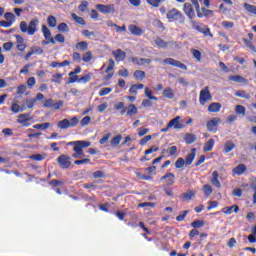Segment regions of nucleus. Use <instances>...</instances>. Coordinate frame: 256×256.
Returning <instances> with one entry per match:
<instances>
[{"label": "nucleus", "instance_id": "nucleus-18", "mask_svg": "<svg viewBox=\"0 0 256 256\" xmlns=\"http://www.w3.org/2000/svg\"><path fill=\"white\" fill-rule=\"evenodd\" d=\"M165 179H167L166 185L171 186L175 184V174L168 172L160 178V181H165Z\"/></svg>", "mask_w": 256, "mask_h": 256}, {"label": "nucleus", "instance_id": "nucleus-30", "mask_svg": "<svg viewBox=\"0 0 256 256\" xmlns=\"http://www.w3.org/2000/svg\"><path fill=\"white\" fill-rule=\"evenodd\" d=\"M144 87H145L144 84H134V85H131L130 89H129V93H131V95H137V91H140Z\"/></svg>", "mask_w": 256, "mask_h": 256}, {"label": "nucleus", "instance_id": "nucleus-35", "mask_svg": "<svg viewBox=\"0 0 256 256\" xmlns=\"http://www.w3.org/2000/svg\"><path fill=\"white\" fill-rule=\"evenodd\" d=\"M126 115L128 117H131L133 115H137V106H135V104H129L128 109L126 111Z\"/></svg>", "mask_w": 256, "mask_h": 256}, {"label": "nucleus", "instance_id": "nucleus-51", "mask_svg": "<svg viewBox=\"0 0 256 256\" xmlns=\"http://www.w3.org/2000/svg\"><path fill=\"white\" fill-rule=\"evenodd\" d=\"M193 197H195V191L193 190H190L183 194V199H185V201H191Z\"/></svg>", "mask_w": 256, "mask_h": 256}, {"label": "nucleus", "instance_id": "nucleus-19", "mask_svg": "<svg viewBox=\"0 0 256 256\" xmlns=\"http://www.w3.org/2000/svg\"><path fill=\"white\" fill-rule=\"evenodd\" d=\"M197 155V149L192 148L191 153L186 156V159L184 160V163L186 166H189L195 161V157Z\"/></svg>", "mask_w": 256, "mask_h": 256}, {"label": "nucleus", "instance_id": "nucleus-31", "mask_svg": "<svg viewBox=\"0 0 256 256\" xmlns=\"http://www.w3.org/2000/svg\"><path fill=\"white\" fill-rule=\"evenodd\" d=\"M184 141L187 145H191L197 141V136L195 134L188 133L185 135Z\"/></svg>", "mask_w": 256, "mask_h": 256}, {"label": "nucleus", "instance_id": "nucleus-9", "mask_svg": "<svg viewBox=\"0 0 256 256\" xmlns=\"http://www.w3.org/2000/svg\"><path fill=\"white\" fill-rule=\"evenodd\" d=\"M57 163L61 169H69L71 167V157L62 154L57 158Z\"/></svg>", "mask_w": 256, "mask_h": 256}, {"label": "nucleus", "instance_id": "nucleus-58", "mask_svg": "<svg viewBox=\"0 0 256 256\" xmlns=\"http://www.w3.org/2000/svg\"><path fill=\"white\" fill-rule=\"evenodd\" d=\"M111 91H113V88H102L99 91V96L100 97H105V95H109V93H111Z\"/></svg>", "mask_w": 256, "mask_h": 256}, {"label": "nucleus", "instance_id": "nucleus-6", "mask_svg": "<svg viewBox=\"0 0 256 256\" xmlns=\"http://www.w3.org/2000/svg\"><path fill=\"white\" fill-rule=\"evenodd\" d=\"M191 25L195 31H198L199 33H203L205 37H213V33H211V29L209 27L205 26L203 27V24H199L196 21H191Z\"/></svg>", "mask_w": 256, "mask_h": 256}, {"label": "nucleus", "instance_id": "nucleus-21", "mask_svg": "<svg viewBox=\"0 0 256 256\" xmlns=\"http://www.w3.org/2000/svg\"><path fill=\"white\" fill-rule=\"evenodd\" d=\"M15 37L18 43L16 46V49H18V51H25V49H27V44H25V39H23L21 35H16Z\"/></svg>", "mask_w": 256, "mask_h": 256}, {"label": "nucleus", "instance_id": "nucleus-14", "mask_svg": "<svg viewBox=\"0 0 256 256\" xmlns=\"http://www.w3.org/2000/svg\"><path fill=\"white\" fill-rule=\"evenodd\" d=\"M112 55L115 57L118 63H121V61H125V59H127V53L122 49L114 50Z\"/></svg>", "mask_w": 256, "mask_h": 256}, {"label": "nucleus", "instance_id": "nucleus-17", "mask_svg": "<svg viewBox=\"0 0 256 256\" xmlns=\"http://www.w3.org/2000/svg\"><path fill=\"white\" fill-rule=\"evenodd\" d=\"M128 31L131 33V35H135L136 37H141L143 34V29L135 24H130L128 26Z\"/></svg>", "mask_w": 256, "mask_h": 256}, {"label": "nucleus", "instance_id": "nucleus-48", "mask_svg": "<svg viewBox=\"0 0 256 256\" xmlns=\"http://www.w3.org/2000/svg\"><path fill=\"white\" fill-rule=\"evenodd\" d=\"M167 0H146V3H148V5H150L151 7H159V5H161V3L165 2Z\"/></svg>", "mask_w": 256, "mask_h": 256}, {"label": "nucleus", "instance_id": "nucleus-56", "mask_svg": "<svg viewBox=\"0 0 256 256\" xmlns=\"http://www.w3.org/2000/svg\"><path fill=\"white\" fill-rule=\"evenodd\" d=\"M90 123H91V116H85L80 121L81 127H86V125H89Z\"/></svg>", "mask_w": 256, "mask_h": 256}, {"label": "nucleus", "instance_id": "nucleus-33", "mask_svg": "<svg viewBox=\"0 0 256 256\" xmlns=\"http://www.w3.org/2000/svg\"><path fill=\"white\" fill-rule=\"evenodd\" d=\"M234 149H235V143H233V140H228L224 144V153H231V151Z\"/></svg>", "mask_w": 256, "mask_h": 256}, {"label": "nucleus", "instance_id": "nucleus-22", "mask_svg": "<svg viewBox=\"0 0 256 256\" xmlns=\"http://www.w3.org/2000/svg\"><path fill=\"white\" fill-rule=\"evenodd\" d=\"M229 81H234V83H244V85H247V83H249V81L240 75H232L228 77Z\"/></svg>", "mask_w": 256, "mask_h": 256}, {"label": "nucleus", "instance_id": "nucleus-45", "mask_svg": "<svg viewBox=\"0 0 256 256\" xmlns=\"http://www.w3.org/2000/svg\"><path fill=\"white\" fill-rule=\"evenodd\" d=\"M58 31H60V33H69V25L65 22L60 23L58 25Z\"/></svg>", "mask_w": 256, "mask_h": 256}, {"label": "nucleus", "instance_id": "nucleus-13", "mask_svg": "<svg viewBox=\"0 0 256 256\" xmlns=\"http://www.w3.org/2000/svg\"><path fill=\"white\" fill-rule=\"evenodd\" d=\"M168 127H173L174 129H183L185 125L181 123V116H176L174 119L169 121Z\"/></svg>", "mask_w": 256, "mask_h": 256}, {"label": "nucleus", "instance_id": "nucleus-1", "mask_svg": "<svg viewBox=\"0 0 256 256\" xmlns=\"http://www.w3.org/2000/svg\"><path fill=\"white\" fill-rule=\"evenodd\" d=\"M39 25V19H32L29 24L26 21L20 22L21 33H27V35L33 36L37 33V27Z\"/></svg>", "mask_w": 256, "mask_h": 256}, {"label": "nucleus", "instance_id": "nucleus-53", "mask_svg": "<svg viewBox=\"0 0 256 256\" xmlns=\"http://www.w3.org/2000/svg\"><path fill=\"white\" fill-rule=\"evenodd\" d=\"M187 215H189V210H184V211L182 212V214H179V215L176 217V221H178V222L185 221V218L187 217Z\"/></svg>", "mask_w": 256, "mask_h": 256}, {"label": "nucleus", "instance_id": "nucleus-49", "mask_svg": "<svg viewBox=\"0 0 256 256\" xmlns=\"http://www.w3.org/2000/svg\"><path fill=\"white\" fill-rule=\"evenodd\" d=\"M46 157V154H33L29 158L32 159V161H43Z\"/></svg>", "mask_w": 256, "mask_h": 256}, {"label": "nucleus", "instance_id": "nucleus-34", "mask_svg": "<svg viewBox=\"0 0 256 256\" xmlns=\"http://www.w3.org/2000/svg\"><path fill=\"white\" fill-rule=\"evenodd\" d=\"M75 48L78 51H87V49H89V43H87L86 41H81L76 43Z\"/></svg>", "mask_w": 256, "mask_h": 256}, {"label": "nucleus", "instance_id": "nucleus-7", "mask_svg": "<svg viewBox=\"0 0 256 256\" xmlns=\"http://www.w3.org/2000/svg\"><path fill=\"white\" fill-rule=\"evenodd\" d=\"M96 9L103 15H111L115 13V4H97Z\"/></svg>", "mask_w": 256, "mask_h": 256}, {"label": "nucleus", "instance_id": "nucleus-47", "mask_svg": "<svg viewBox=\"0 0 256 256\" xmlns=\"http://www.w3.org/2000/svg\"><path fill=\"white\" fill-rule=\"evenodd\" d=\"M203 192L206 195V197H211L213 193V187H211V185L209 184H206L203 186Z\"/></svg>", "mask_w": 256, "mask_h": 256}, {"label": "nucleus", "instance_id": "nucleus-46", "mask_svg": "<svg viewBox=\"0 0 256 256\" xmlns=\"http://www.w3.org/2000/svg\"><path fill=\"white\" fill-rule=\"evenodd\" d=\"M93 76V74H91V73H88V74H86V75H84V76H82V77H80L79 79H78V83H89L90 81H91V77Z\"/></svg>", "mask_w": 256, "mask_h": 256}, {"label": "nucleus", "instance_id": "nucleus-38", "mask_svg": "<svg viewBox=\"0 0 256 256\" xmlns=\"http://www.w3.org/2000/svg\"><path fill=\"white\" fill-rule=\"evenodd\" d=\"M123 139V135L118 134L117 136L113 137L110 141V145L112 147H117L119 143H121V140Z\"/></svg>", "mask_w": 256, "mask_h": 256}, {"label": "nucleus", "instance_id": "nucleus-10", "mask_svg": "<svg viewBox=\"0 0 256 256\" xmlns=\"http://www.w3.org/2000/svg\"><path fill=\"white\" fill-rule=\"evenodd\" d=\"M221 123V118H212L206 123V127L210 133H217V127Z\"/></svg>", "mask_w": 256, "mask_h": 256}, {"label": "nucleus", "instance_id": "nucleus-39", "mask_svg": "<svg viewBox=\"0 0 256 256\" xmlns=\"http://www.w3.org/2000/svg\"><path fill=\"white\" fill-rule=\"evenodd\" d=\"M47 24H48V27H51L52 29L57 27V18H55V16L53 15L48 16Z\"/></svg>", "mask_w": 256, "mask_h": 256}, {"label": "nucleus", "instance_id": "nucleus-4", "mask_svg": "<svg viewBox=\"0 0 256 256\" xmlns=\"http://www.w3.org/2000/svg\"><path fill=\"white\" fill-rule=\"evenodd\" d=\"M57 125L59 129H69V127H77V125H79V118H77V116H74L70 121L69 119L65 118L59 121Z\"/></svg>", "mask_w": 256, "mask_h": 256}, {"label": "nucleus", "instance_id": "nucleus-32", "mask_svg": "<svg viewBox=\"0 0 256 256\" xmlns=\"http://www.w3.org/2000/svg\"><path fill=\"white\" fill-rule=\"evenodd\" d=\"M133 77L137 81H143V79H145V77H146V73H145V71H142V70H136L133 73Z\"/></svg>", "mask_w": 256, "mask_h": 256}, {"label": "nucleus", "instance_id": "nucleus-50", "mask_svg": "<svg viewBox=\"0 0 256 256\" xmlns=\"http://www.w3.org/2000/svg\"><path fill=\"white\" fill-rule=\"evenodd\" d=\"M87 9H89V2L84 0L78 6V10L81 11V13H85V11H87Z\"/></svg>", "mask_w": 256, "mask_h": 256}, {"label": "nucleus", "instance_id": "nucleus-11", "mask_svg": "<svg viewBox=\"0 0 256 256\" xmlns=\"http://www.w3.org/2000/svg\"><path fill=\"white\" fill-rule=\"evenodd\" d=\"M42 33L46 39L45 45H49V43L55 45V38L51 37V30L47 28V25H42Z\"/></svg>", "mask_w": 256, "mask_h": 256}, {"label": "nucleus", "instance_id": "nucleus-8", "mask_svg": "<svg viewBox=\"0 0 256 256\" xmlns=\"http://www.w3.org/2000/svg\"><path fill=\"white\" fill-rule=\"evenodd\" d=\"M163 63L164 65H171L172 67H178V69H183V71H187V65L179 60H175L173 58H166L163 60Z\"/></svg>", "mask_w": 256, "mask_h": 256}, {"label": "nucleus", "instance_id": "nucleus-43", "mask_svg": "<svg viewBox=\"0 0 256 256\" xmlns=\"http://www.w3.org/2000/svg\"><path fill=\"white\" fill-rule=\"evenodd\" d=\"M71 17H72V19L75 20V22H76L78 25H86L85 19H83V17L77 16V14H75V13H72V14H71Z\"/></svg>", "mask_w": 256, "mask_h": 256}, {"label": "nucleus", "instance_id": "nucleus-26", "mask_svg": "<svg viewBox=\"0 0 256 256\" xmlns=\"http://www.w3.org/2000/svg\"><path fill=\"white\" fill-rule=\"evenodd\" d=\"M209 113H219L221 111V103L213 102L208 106Z\"/></svg>", "mask_w": 256, "mask_h": 256}, {"label": "nucleus", "instance_id": "nucleus-55", "mask_svg": "<svg viewBox=\"0 0 256 256\" xmlns=\"http://www.w3.org/2000/svg\"><path fill=\"white\" fill-rule=\"evenodd\" d=\"M61 79H63V74H54L52 76V83H58V84H61Z\"/></svg>", "mask_w": 256, "mask_h": 256}, {"label": "nucleus", "instance_id": "nucleus-28", "mask_svg": "<svg viewBox=\"0 0 256 256\" xmlns=\"http://www.w3.org/2000/svg\"><path fill=\"white\" fill-rule=\"evenodd\" d=\"M213 147H215V139L210 138L204 145L203 151L208 153L209 151H213Z\"/></svg>", "mask_w": 256, "mask_h": 256}, {"label": "nucleus", "instance_id": "nucleus-59", "mask_svg": "<svg viewBox=\"0 0 256 256\" xmlns=\"http://www.w3.org/2000/svg\"><path fill=\"white\" fill-rule=\"evenodd\" d=\"M87 163H91V159L89 158H84L81 160H75L74 165H87Z\"/></svg>", "mask_w": 256, "mask_h": 256}, {"label": "nucleus", "instance_id": "nucleus-20", "mask_svg": "<svg viewBox=\"0 0 256 256\" xmlns=\"http://www.w3.org/2000/svg\"><path fill=\"white\" fill-rule=\"evenodd\" d=\"M197 13V17H199V19H203V17H209V15H213V11L209 10L207 8H198V10H196Z\"/></svg>", "mask_w": 256, "mask_h": 256}, {"label": "nucleus", "instance_id": "nucleus-41", "mask_svg": "<svg viewBox=\"0 0 256 256\" xmlns=\"http://www.w3.org/2000/svg\"><path fill=\"white\" fill-rule=\"evenodd\" d=\"M191 227H193V229H201V227H205V221H203V220H194L191 223Z\"/></svg>", "mask_w": 256, "mask_h": 256}, {"label": "nucleus", "instance_id": "nucleus-62", "mask_svg": "<svg viewBox=\"0 0 256 256\" xmlns=\"http://www.w3.org/2000/svg\"><path fill=\"white\" fill-rule=\"evenodd\" d=\"M168 153L170 157L177 155V146L168 147Z\"/></svg>", "mask_w": 256, "mask_h": 256}, {"label": "nucleus", "instance_id": "nucleus-37", "mask_svg": "<svg viewBox=\"0 0 256 256\" xmlns=\"http://www.w3.org/2000/svg\"><path fill=\"white\" fill-rule=\"evenodd\" d=\"M154 43H155V45H157V47L159 49H165V47H167V45H169V43L165 42V40H163L162 38H159V37L154 40Z\"/></svg>", "mask_w": 256, "mask_h": 256}, {"label": "nucleus", "instance_id": "nucleus-5", "mask_svg": "<svg viewBox=\"0 0 256 256\" xmlns=\"http://www.w3.org/2000/svg\"><path fill=\"white\" fill-rule=\"evenodd\" d=\"M213 99V95H211V91H209V86H206L204 89L200 91L199 95V103L200 105H206Z\"/></svg>", "mask_w": 256, "mask_h": 256}, {"label": "nucleus", "instance_id": "nucleus-64", "mask_svg": "<svg viewBox=\"0 0 256 256\" xmlns=\"http://www.w3.org/2000/svg\"><path fill=\"white\" fill-rule=\"evenodd\" d=\"M54 41H57L58 43H65V36L63 34H56Z\"/></svg>", "mask_w": 256, "mask_h": 256}, {"label": "nucleus", "instance_id": "nucleus-12", "mask_svg": "<svg viewBox=\"0 0 256 256\" xmlns=\"http://www.w3.org/2000/svg\"><path fill=\"white\" fill-rule=\"evenodd\" d=\"M29 121H31L30 113L20 114L18 116L17 122L20 123V125H23V127H29L31 125V123H29Z\"/></svg>", "mask_w": 256, "mask_h": 256}, {"label": "nucleus", "instance_id": "nucleus-25", "mask_svg": "<svg viewBox=\"0 0 256 256\" xmlns=\"http://www.w3.org/2000/svg\"><path fill=\"white\" fill-rule=\"evenodd\" d=\"M222 212L225 213V215H231V213H239V206L232 205L227 206L222 209Z\"/></svg>", "mask_w": 256, "mask_h": 256}, {"label": "nucleus", "instance_id": "nucleus-36", "mask_svg": "<svg viewBox=\"0 0 256 256\" xmlns=\"http://www.w3.org/2000/svg\"><path fill=\"white\" fill-rule=\"evenodd\" d=\"M235 97H240L241 99H251V95L245 90H238L234 93Z\"/></svg>", "mask_w": 256, "mask_h": 256}, {"label": "nucleus", "instance_id": "nucleus-60", "mask_svg": "<svg viewBox=\"0 0 256 256\" xmlns=\"http://www.w3.org/2000/svg\"><path fill=\"white\" fill-rule=\"evenodd\" d=\"M48 184L51 185L52 187H59L61 185H64V182L61 180L53 179Z\"/></svg>", "mask_w": 256, "mask_h": 256}, {"label": "nucleus", "instance_id": "nucleus-40", "mask_svg": "<svg viewBox=\"0 0 256 256\" xmlns=\"http://www.w3.org/2000/svg\"><path fill=\"white\" fill-rule=\"evenodd\" d=\"M92 60H93V53L91 51H87L86 53L83 54L82 61H84V63H91Z\"/></svg>", "mask_w": 256, "mask_h": 256}, {"label": "nucleus", "instance_id": "nucleus-23", "mask_svg": "<svg viewBox=\"0 0 256 256\" xmlns=\"http://www.w3.org/2000/svg\"><path fill=\"white\" fill-rule=\"evenodd\" d=\"M247 171V166L245 164H238L235 168H233V175H243Z\"/></svg>", "mask_w": 256, "mask_h": 256}, {"label": "nucleus", "instance_id": "nucleus-54", "mask_svg": "<svg viewBox=\"0 0 256 256\" xmlns=\"http://www.w3.org/2000/svg\"><path fill=\"white\" fill-rule=\"evenodd\" d=\"M191 53L194 57V59H196V61H201V51L197 50V49H191Z\"/></svg>", "mask_w": 256, "mask_h": 256}, {"label": "nucleus", "instance_id": "nucleus-16", "mask_svg": "<svg viewBox=\"0 0 256 256\" xmlns=\"http://www.w3.org/2000/svg\"><path fill=\"white\" fill-rule=\"evenodd\" d=\"M147 171L148 175H142L140 179L143 181H149L152 179L151 175H156L157 173V167L156 166H150L145 169Z\"/></svg>", "mask_w": 256, "mask_h": 256}, {"label": "nucleus", "instance_id": "nucleus-61", "mask_svg": "<svg viewBox=\"0 0 256 256\" xmlns=\"http://www.w3.org/2000/svg\"><path fill=\"white\" fill-rule=\"evenodd\" d=\"M157 151H159V147L154 145L151 148H149L148 150H145L144 154L151 155V153H157Z\"/></svg>", "mask_w": 256, "mask_h": 256}, {"label": "nucleus", "instance_id": "nucleus-15", "mask_svg": "<svg viewBox=\"0 0 256 256\" xmlns=\"http://www.w3.org/2000/svg\"><path fill=\"white\" fill-rule=\"evenodd\" d=\"M183 11L189 19L195 18V10H193V5H191V3H184Z\"/></svg>", "mask_w": 256, "mask_h": 256}, {"label": "nucleus", "instance_id": "nucleus-63", "mask_svg": "<svg viewBox=\"0 0 256 256\" xmlns=\"http://www.w3.org/2000/svg\"><path fill=\"white\" fill-rule=\"evenodd\" d=\"M82 35L84 37H87L88 39H91L92 37H95V32H91L89 30H82Z\"/></svg>", "mask_w": 256, "mask_h": 256}, {"label": "nucleus", "instance_id": "nucleus-57", "mask_svg": "<svg viewBox=\"0 0 256 256\" xmlns=\"http://www.w3.org/2000/svg\"><path fill=\"white\" fill-rule=\"evenodd\" d=\"M4 18L6 19V21H11V23H13L15 21V14H13L12 12H6L4 14Z\"/></svg>", "mask_w": 256, "mask_h": 256}, {"label": "nucleus", "instance_id": "nucleus-52", "mask_svg": "<svg viewBox=\"0 0 256 256\" xmlns=\"http://www.w3.org/2000/svg\"><path fill=\"white\" fill-rule=\"evenodd\" d=\"M175 167L176 169H183L185 167V159L183 158H178L175 162Z\"/></svg>", "mask_w": 256, "mask_h": 256}, {"label": "nucleus", "instance_id": "nucleus-29", "mask_svg": "<svg viewBox=\"0 0 256 256\" xmlns=\"http://www.w3.org/2000/svg\"><path fill=\"white\" fill-rule=\"evenodd\" d=\"M144 95L145 97L150 99V101H159V98H157V96H153V90L149 89V87H145Z\"/></svg>", "mask_w": 256, "mask_h": 256}, {"label": "nucleus", "instance_id": "nucleus-27", "mask_svg": "<svg viewBox=\"0 0 256 256\" xmlns=\"http://www.w3.org/2000/svg\"><path fill=\"white\" fill-rule=\"evenodd\" d=\"M163 97L166 99H175V92L173 91V88L166 87L162 92Z\"/></svg>", "mask_w": 256, "mask_h": 256}, {"label": "nucleus", "instance_id": "nucleus-24", "mask_svg": "<svg viewBox=\"0 0 256 256\" xmlns=\"http://www.w3.org/2000/svg\"><path fill=\"white\" fill-rule=\"evenodd\" d=\"M211 183H212V185H214V187H217V189H221V182L219 181V172L218 171H214L212 173Z\"/></svg>", "mask_w": 256, "mask_h": 256}, {"label": "nucleus", "instance_id": "nucleus-3", "mask_svg": "<svg viewBox=\"0 0 256 256\" xmlns=\"http://www.w3.org/2000/svg\"><path fill=\"white\" fill-rule=\"evenodd\" d=\"M166 19H168L170 23H174L175 21L181 25L185 23V16H183V13L177 8H172L169 10L166 14Z\"/></svg>", "mask_w": 256, "mask_h": 256}, {"label": "nucleus", "instance_id": "nucleus-44", "mask_svg": "<svg viewBox=\"0 0 256 256\" xmlns=\"http://www.w3.org/2000/svg\"><path fill=\"white\" fill-rule=\"evenodd\" d=\"M235 112L237 115H242L244 117L245 113H247V109L243 105H236Z\"/></svg>", "mask_w": 256, "mask_h": 256}, {"label": "nucleus", "instance_id": "nucleus-42", "mask_svg": "<svg viewBox=\"0 0 256 256\" xmlns=\"http://www.w3.org/2000/svg\"><path fill=\"white\" fill-rule=\"evenodd\" d=\"M244 9H246V11L248 13H251L252 15H256V6L255 5H251L249 3H244Z\"/></svg>", "mask_w": 256, "mask_h": 256}, {"label": "nucleus", "instance_id": "nucleus-2", "mask_svg": "<svg viewBox=\"0 0 256 256\" xmlns=\"http://www.w3.org/2000/svg\"><path fill=\"white\" fill-rule=\"evenodd\" d=\"M87 147H91V142L85 140L76 141V146L73 147L74 154H72L73 159H81V157H85V153H83V149H87Z\"/></svg>", "mask_w": 256, "mask_h": 256}]
</instances>
